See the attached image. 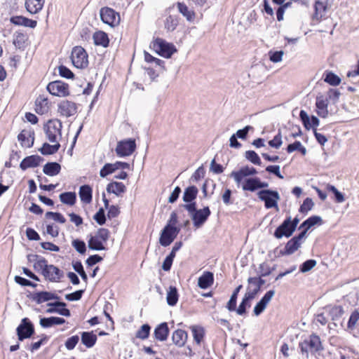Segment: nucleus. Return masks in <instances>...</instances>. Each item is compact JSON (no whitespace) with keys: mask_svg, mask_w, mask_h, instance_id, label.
<instances>
[{"mask_svg":"<svg viewBox=\"0 0 359 359\" xmlns=\"http://www.w3.org/2000/svg\"><path fill=\"white\" fill-rule=\"evenodd\" d=\"M186 210L191 219L193 226L196 229L201 228L211 215V210L209 206H204L203 208H197L196 205H188Z\"/></svg>","mask_w":359,"mask_h":359,"instance_id":"obj_1","label":"nucleus"},{"mask_svg":"<svg viewBox=\"0 0 359 359\" xmlns=\"http://www.w3.org/2000/svg\"><path fill=\"white\" fill-rule=\"evenodd\" d=\"M156 54L165 58H170L172 55L177 52L176 46L166 40L157 37L149 46Z\"/></svg>","mask_w":359,"mask_h":359,"instance_id":"obj_2","label":"nucleus"},{"mask_svg":"<svg viewBox=\"0 0 359 359\" xmlns=\"http://www.w3.org/2000/svg\"><path fill=\"white\" fill-rule=\"evenodd\" d=\"M299 348L303 355L308 358L309 351L311 353H318L323 350L320 338L315 333L311 334L308 338L299 343Z\"/></svg>","mask_w":359,"mask_h":359,"instance_id":"obj_3","label":"nucleus"},{"mask_svg":"<svg viewBox=\"0 0 359 359\" xmlns=\"http://www.w3.org/2000/svg\"><path fill=\"white\" fill-rule=\"evenodd\" d=\"M258 198L264 203L266 209L276 208L278 210V201L280 196L278 191L273 189H261L257 192Z\"/></svg>","mask_w":359,"mask_h":359,"instance_id":"obj_4","label":"nucleus"},{"mask_svg":"<svg viewBox=\"0 0 359 359\" xmlns=\"http://www.w3.org/2000/svg\"><path fill=\"white\" fill-rule=\"evenodd\" d=\"M35 333L34 323L27 317L21 320L16 328V334L19 341L32 338Z\"/></svg>","mask_w":359,"mask_h":359,"instance_id":"obj_5","label":"nucleus"},{"mask_svg":"<svg viewBox=\"0 0 359 359\" xmlns=\"http://www.w3.org/2000/svg\"><path fill=\"white\" fill-rule=\"evenodd\" d=\"M43 130L46 135L47 139L50 142H57V134L60 137L62 136V121L57 118L49 119L43 125Z\"/></svg>","mask_w":359,"mask_h":359,"instance_id":"obj_6","label":"nucleus"},{"mask_svg":"<svg viewBox=\"0 0 359 359\" xmlns=\"http://www.w3.org/2000/svg\"><path fill=\"white\" fill-rule=\"evenodd\" d=\"M70 58L73 65L78 69H83L88 66V53L81 46L73 48Z\"/></svg>","mask_w":359,"mask_h":359,"instance_id":"obj_7","label":"nucleus"},{"mask_svg":"<svg viewBox=\"0 0 359 359\" xmlns=\"http://www.w3.org/2000/svg\"><path fill=\"white\" fill-rule=\"evenodd\" d=\"M136 148L135 140L127 138L118 142L115 151L118 157H126L132 155Z\"/></svg>","mask_w":359,"mask_h":359,"instance_id":"obj_8","label":"nucleus"},{"mask_svg":"<svg viewBox=\"0 0 359 359\" xmlns=\"http://www.w3.org/2000/svg\"><path fill=\"white\" fill-rule=\"evenodd\" d=\"M46 90L53 96L67 97L70 95L69 84L61 80L49 82Z\"/></svg>","mask_w":359,"mask_h":359,"instance_id":"obj_9","label":"nucleus"},{"mask_svg":"<svg viewBox=\"0 0 359 359\" xmlns=\"http://www.w3.org/2000/svg\"><path fill=\"white\" fill-rule=\"evenodd\" d=\"M100 15L102 22L111 27H114L120 23L119 13L111 8L107 6L102 8L100 11Z\"/></svg>","mask_w":359,"mask_h":359,"instance_id":"obj_10","label":"nucleus"},{"mask_svg":"<svg viewBox=\"0 0 359 359\" xmlns=\"http://www.w3.org/2000/svg\"><path fill=\"white\" fill-rule=\"evenodd\" d=\"M27 297L38 304L44 302H49L51 300H60V297L55 292L48 291H37L34 292H28Z\"/></svg>","mask_w":359,"mask_h":359,"instance_id":"obj_11","label":"nucleus"},{"mask_svg":"<svg viewBox=\"0 0 359 359\" xmlns=\"http://www.w3.org/2000/svg\"><path fill=\"white\" fill-rule=\"evenodd\" d=\"M290 223V215H288L283 222L276 227L273 232V236L277 239H281L283 237L287 238L291 237L296 230Z\"/></svg>","mask_w":359,"mask_h":359,"instance_id":"obj_12","label":"nucleus"},{"mask_svg":"<svg viewBox=\"0 0 359 359\" xmlns=\"http://www.w3.org/2000/svg\"><path fill=\"white\" fill-rule=\"evenodd\" d=\"M258 173L257 169L252 166L245 165L241 167L238 170H233L231 172L229 177H233L235 182L239 184L243 180L250 176H255Z\"/></svg>","mask_w":359,"mask_h":359,"instance_id":"obj_13","label":"nucleus"},{"mask_svg":"<svg viewBox=\"0 0 359 359\" xmlns=\"http://www.w3.org/2000/svg\"><path fill=\"white\" fill-rule=\"evenodd\" d=\"M49 308L46 311L47 313H57L65 317L71 316V311L67 308V304L65 302L55 300L48 302L46 304Z\"/></svg>","mask_w":359,"mask_h":359,"instance_id":"obj_14","label":"nucleus"},{"mask_svg":"<svg viewBox=\"0 0 359 359\" xmlns=\"http://www.w3.org/2000/svg\"><path fill=\"white\" fill-rule=\"evenodd\" d=\"M198 194V189L195 185H190L187 187L184 191L182 196V200L185 203L184 204H181L180 207L187 210L188 205H196L197 203L196 202V199L197 198Z\"/></svg>","mask_w":359,"mask_h":359,"instance_id":"obj_15","label":"nucleus"},{"mask_svg":"<svg viewBox=\"0 0 359 359\" xmlns=\"http://www.w3.org/2000/svg\"><path fill=\"white\" fill-rule=\"evenodd\" d=\"M250 286L247 287V292L243 297L239 306H236L234 311L239 316H245L248 313L247 309L250 308L252 301L257 297L253 293L249 291Z\"/></svg>","mask_w":359,"mask_h":359,"instance_id":"obj_16","label":"nucleus"},{"mask_svg":"<svg viewBox=\"0 0 359 359\" xmlns=\"http://www.w3.org/2000/svg\"><path fill=\"white\" fill-rule=\"evenodd\" d=\"M299 119L306 130H309L312 128L313 132L320 124V120L317 116L314 115L309 116L308 113L304 109L299 111Z\"/></svg>","mask_w":359,"mask_h":359,"instance_id":"obj_17","label":"nucleus"},{"mask_svg":"<svg viewBox=\"0 0 359 359\" xmlns=\"http://www.w3.org/2000/svg\"><path fill=\"white\" fill-rule=\"evenodd\" d=\"M274 294V290H270L264 294L261 299L255 304L253 309V314L255 316H260L264 311L268 304L271 302Z\"/></svg>","mask_w":359,"mask_h":359,"instance_id":"obj_18","label":"nucleus"},{"mask_svg":"<svg viewBox=\"0 0 359 359\" xmlns=\"http://www.w3.org/2000/svg\"><path fill=\"white\" fill-rule=\"evenodd\" d=\"M301 246V244L294 238L292 237L285 244L283 249L278 250L276 248L273 252L276 254V257H279L281 256H286L292 255L296 252Z\"/></svg>","mask_w":359,"mask_h":359,"instance_id":"obj_19","label":"nucleus"},{"mask_svg":"<svg viewBox=\"0 0 359 359\" xmlns=\"http://www.w3.org/2000/svg\"><path fill=\"white\" fill-rule=\"evenodd\" d=\"M77 109L76 103L65 100L58 104L57 111L61 116L70 117L77 112Z\"/></svg>","mask_w":359,"mask_h":359,"instance_id":"obj_20","label":"nucleus"},{"mask_svg":"<svg viewBox=\"0 0 359 359\" xmlns=\"http://www.w3.org/2000/svg\"><path fill=\"white\" fill-rule=\"evenodd\" d=\"M44 158L37 154H32L24 158L20 163V168L25 171L28 168H36L40 165Z\"/></svg>","mask_w":359,"mask_h":359,"instance_id":"obj_21","label":"nucleus"},{"mask_svg":"<svg viewBox=\"0 0 359 359\" xmlns=\"http://www.w3.org/2000/svg\"><path fill=\"white\" fill-rule=\"evenodd\" d=\"M329 101L327 97H325L323 94L319 93L316 96V113L321 118H326L328 116V107Z\"/></svg>","mask_w":359,"mask_h":359,"instance_id":"obj_22","label":"nucleus"},{"mask_svg":"<svg viewBox=\"0 0 359 359\" xmlns=\"http://www.w3.org/2000/svg\"><path fill=\"white\" fill-rule=\"evenodd\" d=\"M35 133L33 129L29 131L22 130L18 135V140L20 142L22 147L31 148L34 145Z\"/></svg>","mask_w":359,"mask_h":359,"instance_id":"obj_23","label":"nucleus"},{"mask_svg":"<svg viewBox=\"0 0 359 359\" xmlns=\"http://www.w3.org/2000/svg\"><path fill=\"white\" fill-rule=\"evenodd\" d=\"M314 13L312 15V20L320 22L325 17L327 11V3L321 0H316L313 5Z\"/></svg>","mask_w":359,"mask_h":359,"instance_id":"obj_24","label":"nucleus"},{"mask_svg":"<svg viewBox=\"0 0 359 359\" xmlns=\"http://www.w3.org/2000/svg\"><path fill=\"white\" fill-rule=\"evenodd\" d=\"M11 24L17 26H24L34 29L37 25V21L35 20L29 19L23 15H13L10 18Z\"/></svg>","mask_w":359,"mask_h":359,"instance_id":"obj_25","label":"nucleus"},{"mask_svg":"<svg viewBox=\"0 0 359 359\" xmlns=\"http://www.w3.org/2000/svg\"><path fill=\"white\" fill-rule=\"evenodd\" d=\"M170 329L166 322L158 324L154 330V337L159 341H165L169 336Z\"/></svg>","mask_w":359,"mask_h":359,"instance_id":"obj_26","label":"nucleus"},{"mask_svg":"<svg viewBox=\"0 0 359 359\" xmlns=\"http://www.w3.org/2000/svg\"><path fill=\"white\" fill-rule=\"evenodd\" d=\"M66 323V320L62 317L50 316L40 317L39 324L41 327L47 329L54 325H60Z\"/></svg>","mask_w":359,"mask_h":359,"instance_id":"obj_27","label":"nucleus"},{"mask_svg":"<svg viewBox=\"0 0 359 359\" xmlns=\"http://www.w3.org/2000/svg\"><path fill=\"white\" fill-rule=\"evenodd\" d=\"M175 240L170 227L164 226L161 232L158 239L159 244L163 247L169 246Z\"/></svg>","mask_w":359,"mask_h":359,"instance_id":"obj_28","label":"nucleus"},{"mask_svg":"<svg viewBox=\"0 0 359 359\" xmlns=\"http://www.w3.org/2000/svg\"><path fill=\"white\" fill-rule=\"evenodd\" d=\"M214 283V274L211 271H204L198 279V286L201 289L206 290Z\"/></svg>","mask_w":359,"mask_h":359,"instance_id":"obj_29","label":"nucleus"},{"mask_svg":"<svg viewBox=\"0 0 359 359\" xmlns=\"http://www.w3.org/2000/svg\"><path fill=\"white\" fill-rule=\"evenodd\" d=\"M97 340V335L93 331H83L81 332V343L87 348H90L95 346Z\"/></svg>","mask_w":359,"mask_h":359,"instance_id":"obj_30","label":"nucleus"},{"mask_svg":"<svg viewBox=\"0 0 359 359\" xmlns=\"http://www.w3.org/2000/svg\"><path fill=\"white\" fill-rule=\"evenodd\" d=\"M64 276L65 273L62 270L53 264H50L48 269V276L44 278L46 280H48L50 282L56 283L60 282Z\"/></svg>","mask_w":359,"mask_h":359,"instance_id":"obj_31","label":"nucleus"},{"mask_svg":"<svg viewBox=\"0 0 359 359\" xmlns=\"http://www.w3.org/2000/svg\"><path fill=\"white\" fill-rule=\"evenodd\" d=\"M79 196L81 201L86 204L91 203L93 199V188L89 184H83L79 187Z\"/></svg>","mask_w":359,"mask_h":359,"instance_id":"obj_32","label":"nucleus"},{"mask_svg":"<svg viewBox=\"0 0 359 359\" xmlns=\"http://www.w3.org/2000/svg\"><path fill=\"white\" fill-rule=\"evenodd\" d=\"M188 339L187 332L182 329H177L173 332L172 340L177 346L182 347L185 345Z\"/></svg>","mask_w":359,"mask_h":359,"instance_id":"obj_33","label":"nucleus"},{"mask_svg":"<svg viewBox=\"0 0 359 359\" xmlns=\"http://www.w3.org/2000/svg\"><path fill=\"white\" fill-rule=\"evenodd\" d=\"M44 3L45 0H25V6L29 13L36 14L42 10Z\"/></svg>","mask_w":359,"mask_h":359,"instance_id":"obj_34","label":"nucleus"},{"mask_svg":"<svg viewBox=\"0 0 359 359\" xmlns=\"http://www.w3.org/2000/svg\"><path fill=\"white\" fill-rule=\"evenodd\" d=\"M323 224V219L318 215H311L305 219L298 227V229H304L309 231L311 227L318 225H322Z\"/></svg>","mask_w":359,"mask_h":359,"instance_id":"obj_35","label":"nucleus"},{"mask_svg":"<svg viewBox=\"0 0 359 359\" xmlns=\"http://www.w3.org/2000/svg\"><path fill=\"white\" fill-rule=\"evenodd\" d=\"M94 44L107 48L109 46V39L108 34L104 31H97L93 35Z\"/></svg>","mask_w":359,"mask_h":359,"instance_id":"obj_36","label":"nucleus"},{"mask_svg":"<svg viewBox=\"0 0 359 359\" xmlns=\"http://www.w3.org/2000/svg\"><path fill=\"white\" fill-rule=\"evenodd\" d=\"M61 171V165L57 162H47L43 167V172L50 177L58 175Z\"/></svg>","mask_w":359,"mask_h":359,"instance_id":"obj_37","label":"nucleus"},{"mask_svg":"<svg viewBox=\"0 0 359 359\" xmlns=\"http://www.w3.org/2000/svg\"><path fill=\"white\" fill-rule=\"evenodd\" d=\"M106 190L107 193L118 196L126 191V187L123 182H111L107 185Z\"/></svg>","mask_w":359,"mask_h":359,"instance_id":"obj_38","label":"nucleus"},{"mask_svg":"<svg viewBox=\"0 0 359 359\" xmlns=\"http://www.w3.org/2000/svg\"><path fill=\"white\" fill-rule=\"evenodd\" d=\"M54 144H50L48 142H44L38 151L43 156L53 155L58 151L61 147L57 141Z\"/></svg>","mask_w":359,"mask_h":359,"instance_id":"obj_39","label":"nucleus"},{"mask_svg":"<svg viewBox=\"0 0 359 359\" xmlns=\"http://www.w3.org/2000/svg\"><path fill=\"white\" fill-rule=\"evenodd\" d=\"M264 276H261V273H259L258 276L249 277L248 278V286H257V288L255 290H249L256 296L262 291V287L266 283V280L262 278Z\"/></svg>","mask_w":359,"mask_h":359,"instance_id":"obj_40","label":"nucleus"},{"mask_svg":"<svg viewBox=\"0 0 359 359\" xmlns=\"http://www.w3.org/2000/svg\"><path fill=\"white\" fill-rule=\"evenodd\" d=\"M178 290L175 286L170 285L167 290L166 302L170 306H175L179 300Z\"/></svg>","mask_w":359,"mask_h":359,"instance_id":"obj_41","label":"nucleus"},{"mask_svg":"<svg viewBox=\"0 0 359 359\" xmlns=\"http://www.w3.org/2000/svg\"><path fill=\"white\" fill-rule=\"evenodd\" d=\"M323 80L325 83L332 86H337L341 83V78L332 71H325L323 76Z\"/></svg>","mask_w":359,"mask_h":359,"instance_id":"obj_42","label":"nucleus"},{"mask_svg":"<svg viewBox=\"0 0 359 359\" xmlns=\"http://www.w3.org/2000/svg\"><path fill=\"white\" fill-rule=\"evenodd\" d=\"M88 247L91 250L101 251L105 250L106 247L102 241L97 238L96 236L90 235L88 241Z\"/></svg>","mask_w":359,"mask_h":359,"instance_id":"obj_43","label":"nucleus"},{"mask_svg":"<svg viewBox=\"0 0 359 359\" xmlns=\"http://www.w3.org/2000/svg\"><path fill=\"white\" fill-rule=\"evenodd\" d=\"M242 189L243 191L255 192L257 191V177H248L243 180Z\"/></svg>","mask_w":359,"mask_h":359,"instance_id":"obj_44","label":"nucleus"},{"mask_svg":"<svg viewBox=\"0 0 359 359\" xmlns=\"http://www.w3.org/2000/svg\"><path fill=\"white\" fill-rule=\"evenodd\" d=\"M60 201L65 205L72 206L76 202V194L74 191H65L59 195Z\"/></svg>","mask_w":359,"mask_h":359,"instance_id":"obj_45","label":"nucleus"},{"mask_svg":"<svg viewBox=\"0 0 359 359\" xmlns=\"http://www.w3.org/2000/svg\"><path fill=\"white\" fill-rule=\"evenodd\" d=\"M243 288V285H238L233 291L229 302L226 304V308L229 311L232 312L236 309L237 305V299L241 290Z\"/></svg>","mask_w":359,"mask_h":359,"instance_id":"obj_46","label":"nucleus"},{"mask_svg":"<svg viewBox=\"0 0 359 359\" xmlns=\"http://www.w3.org/2000/svg\"><path fill=\"white\" fill-rule=\"evenodd\" d=\"M179 12L186 18L187 20L191 22L195 18V13L194 11H189L188 6L183 2H177V4Z\"/></svg>","mask_w":359,"mask_h":359,"instance_id":"obj_47","label":"nucleus"},{"mask_svg":"<svg viewBox=\"0 0 359 359\" xmlns=\"http://www.w3.org/2000/svg\"><path fill=\"white\" fill-rule=\"evenodd\" d=\"M194 340L197 344H200L205 337V330L199 325H193L191 327Z\"/></svg>","mask_w":359,"mask_h":359,"instance_id":"obj_48","label":"nucleus"},{"mask_svg":"<svg viewBox=\"0 0 359 359\" xmlns=\"http://www.w3.org/2000/svg\"><path fill=\"white\" fill-rule=\"evenodd\" d=\"M15 39H13L14 46L20 50H24L25 48V41L27 39L26 35L20 32H16L14 34Z\"/></svg>","mask_w":359,"mask_h":359,"instance_id":"obj_49","label":"nucleus"},{"mask_svg":"<svg viewBox=\"0 0 359 359\" xmlns=\"http://www.w3.org/2000/svg\"><path fill=\"white\" fill-rule=\"evenodd\" d=\"M344 313V308L340 305L332 306L329 309V316L333 321L339 320Z\"/></svg>","mask_w":359,"mask_h":359,"instance_id":"obj_50","label":"nucleus"},{"mask_svg":"<svg viewBox=\"0 0 359 359\" xmlns=\"http://www.w3.org/2000/svg\"><path fill=\"white\" fill-rule=\"evenodd\" d=\"M178 24V18L177 16L170 15L165 19V29L169 32H173L177 28Z\"/></svg>","mask_w":359,"mask_h":359,"instance_id":"obj_51","label":"nucleus"},{"mask_svg":"<svg viewBox=\"0 0 359 359\" xmlns=\"http://www.w3.org/2000/svg\"><path fill=\"white\" fill-rule=\"evenodd\" d=\"M327 190L330 191L334 195V200L336 203H341L345 201L344 194L339 191L335 186L328 184L327 185Z\"/></svg>","mask_w":359,"mask_h":359,"instance_id":"obj_52","label":"nucleus"},{"mask_svg":"<svg viewBox=\"0 0 359 359\" xmlns=\"http://www.w3.org/2000/svg\"><path fill=\"white\" fill-rule=\"evenodd\" d=\"M245 158L256 165H261L262 162L259 156L254 150H248L245 152Z\"/></svg>","mask_w":359,"mask_h":359,"instance_id":"obj_53","label":"nucleus"},{"mask_svg":"<svg viewBox=\"0 0 359 359\" xmlns=\"http://www.w3.org/2000/svg\"><path fill=\"white\" fill-rule=\"evenodd\" d=\"M151 331V326L148 323L143 324L137 331L135 337L144 340L149 338Z\"/></svg>","mask_w":359,"mask_h":359,"instance_id":"obj_54","label":"nucleus"},{"mask_svg":"<svg viewBox=\"0 0 359 359\" xmlns=\"http://www.w3.org/2000/svg\"><path fill=\"white\" fill-rule=\"evenodd\" d=\"M144 60L145 62L148 63L155 62L156 65L159 66L163 70L165 69V61L155 57L153 55H151L149 53L147 52L146 50L144 51Z\"/></svg>","mask_w":359,"mask_h":359,"instance_id":"obj_55","label":"nucleus"},{"mask_svg":"<svg viewBox=\"0 0 359 359\" xmlns=\"http://www.w3.org/2000/svg\"><path fill=\"white\" fill-rule=\"evenodd\" d=\"M45 217L46 219H51L60 224H65L66 222L65 217L61 212H46L45 214Z\"/></svg>","mask_w":359,"mask_h":359,"instance_id":"obj_56","label":"nucleus"},{"mask_svg":"<svg viewBox=\"0 0 359 359\" xmlns=\"http://www.w3.org/2000/svg\"><path fill=\"white\" fill-rule=\"evenodd\" d=\"M72 247L81 255H85L86 252V243L79 238L74 239L72 242Z\"/></svg>","mask_w":359,"mask_h":359,"instance_id":"obj_57","label":"nucleus"},{"mask_svg":"<svg viewBox=\"0 0 359 359\" xmlns=\"http://www.w3.org/2000/svg\"><path fill=\"white\" fill-rule=\"evenodd\" d=\"M314 206V203L311 198L307 197L304 201L302 204L300 205L299 212L302 214H307L309 211L311 210Z\"/></svg>","mask_w":359,"mask_h":359,"instance_id":"obj_58","label":"nucleus"},{"mask_svg":"<svg viewBox=\"0 0 359 359\" xmlns=\"http://www.w3.org/2000/svg\"><path fill=\"white\" fill-rule=\"evenodd\" d=\"M49 338H50L49 336H48L45 334H43L41 335V339L36 342H32L30 344L28 349L32 353L39 350L42 345L47 343V341L49 340Z\"/></svg>","mask_w":359,"mask_h":359,"instance_id":"obj_59","label":"nucleus"},{"mask_svg":"<svg viewBox=\"0 0 359 359\" xmlns=\"http://www.w3.org/2000/svg\"><path fill=\"white\" fill-rule=\"evenodd\" d=\"M341 95L340 91L337 88H329L327 92V99L332 104H335L339 102Z\"/></svg>","mask_w":359,"mask_h":359,"instance_id":"obj_60","label":"nucleus"},{"mask_svg":"<svg viewBox=\"0 0 359 359\" xmlns=\"http://www.w3.org/2000/svg\"><path fill=\"white\" fill-rule=\"evenodd\" d=\"M58 72L61 77L67 79H74L75 77L74 72L64 65H60L58 67Z\"/></svg>","mask_w":359,"mask_h":359,"instance_id":"obj_61","label":"nucleus"},{"mask_svg":"<svg viewBox=\"0 0 359 359\" xmlns=\"http://www.w3.org/2000/svg\"><path fill=\"white\" fill-rule=\"evenodd\" d=\"M317 264V262L315 259H309L304 262L300 264L299 270L301 273H306L313 269Z\"/></svg>","mask_w":359,"mask_h":359,"instance_id":"obj_62","label":"nucleus"},{"mask_svg":"<svg viewBox=\"0 0 359 359\" xmlns=\"http://www.w3.org/2000/svg\"><path fill=\"white\" fill-rule=\"evenodd\" d=\"M14 280L17 284L22 287H31L35 288L38 285L36 283L20 276H15Z\"/></svg>","mask_w":359,"mask_h":359,"instance_id":"obj_63","label":"nucleus"},{"mask_svg":"<svg viewBox=\"0 0 359 359\" xmlns=\"http://www.w3.org/2000/svg\"><path fill=\"white\" fill-rule=\"evenodd\" d=\"M116 171L114 163H107L100 170V176L102 178L107 177Z\"/></svg>","mask_w":359,"mask_h":359,"instance_id":"obj_64","label":"nucleus"}]
</instances>
